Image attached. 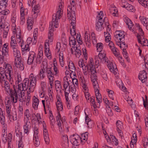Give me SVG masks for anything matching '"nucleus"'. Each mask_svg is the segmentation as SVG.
<instances>
[{"label": "nucleus", "instance_id": "62", "mask_svg": "<svg viewBox=\"0 0 148 148\" xmlns=\"http://www.w3.org/2000/svg\"><path fill=\"white\" fill-rule=\"evenodd\" d=\"M84 94L85 96V97L87 101L88 102H90V100H91V98H92L93 97H91L90 93L88 92H84Z\"/></svg>", "mask_w": 148, "mask_h": 148}, {"label": "nucleus", "instance_id": "55", "mask_svg": "<svg viewBox=\"0 0 148 148\" xmlns=\"http://www.w3.org/2000/svg\"><path fill=\"white\" fill-rule=\"evenodd\" d=\"M20 134V136H19V138L20 139V140L19 141L18 148H23V143L22 142V138H23L22 133H21Z\"/></svg>", "mask_w": 148, "mask_h": 148}, {"label": "nucleus", "instance_id": "46", "mask_svg": "<svg viewBox=\"0 0 148 148\" xmlns=\"http://www.w3.org/2000/svg\"><path fill=\"white\" fill-rule=\"evenodd\" d=\"M110 12L114 16H117L118 15V10L116 7H111L110 9Z\"/></svg>", "mask_w": 148, "mask_h": 148}, {"label": "nucleus", "instance_id": "39", "mask_svg": "<svg viewBox=\"0 0 148 148\" xmlns=\"http://www.w3.org/2000/svg\"><path fill=\"white\" fill-rule=\"evenodd\" d=\"M79 138H78L77 136V137H74L73 136L70 139V141L73 145H74L77 146L78 145V141L81 140L80 139H78Z\"/></svg>", "mask_w": 148, "mask_h": 148}, {"label": "nucleus", "instance_id": "27", "mask_svg": "<svg viewBox=\"0 0 148 148\" xmlns=\"http://www.w3.org/2000/svg\"><path fill=\"white\" fill-rule=\"evenodd\" d=\"M105 62L110 71L114 73V70L116 69H115L114 66H113L112 63L108 59Z\"/></svg>", "mask_w": 148, "mask_h": 148}, {"label": "nucleus", "instance_id": "18", "mask_svg": "<svg viewBox=\"0 0 148 148\" xmlns=\"http://www.w3.org/2000/svg\"><path fill=\"white\" fill-rule=\"evenodd\" d=\"M62 146L64 147H67L69 146V141L67 136L66 135H63L62 137Z\"/></svg>", "mask_w": 148, "mask_h": 148}, {"label": "nucleus", "instance_id": "31", "mask_svg": "<svg viewBox=\"0 0 148 148\" xmlns=\"http://www.w3.org/2000/svg\"><path fill=\"white\" fill-rule=\"evenodd\" d=\"M21 47L22 51V52L24 53L25 52L29 51L30 50L29 46V44H24L23 43H21L20 45Z\"/></svg>", "mask_w": 148, "mask_h": 148}, {"label": "nucleus", "instance_id": "36", "mask_svg": "<svg viewBox=\"0 0 148 148\" xmlns=\"http://www.w3.org/2000/svg\"><path fill=\"white\" fill-rule=\"evenodd\" d=\"M25 10H24L22 7L21 8V17L20 18V19L21 21V23L22 24L24 23L25 21L24 17L25 14H24V12Z\"/></svg>", "mask_w": 148, "mask_h": 148}, {"label": "nucleus", "instance_id": "8", "mask_svg": "<svg viewBox=\"0 0 148 148\" xmlns=\"http://www.w3.org/2000/svg\"><path fill=\"white\" fill-rule=\"evenodd\" d=\"M124 32L121 31H116L114 33V39L116 43L119 42H123L125 40Z\"/></svg>", "mask_w": 148, "mask_h": 148}, {"label": "nucleus", "instance_id": "4", "mask_svg": "<svg viewBox=\"0 0 148 148\" xmlns=\"http://www.w3.org/2000/svg\"><path fill=\"white\" fill-rule=\"evenodd\" d=\"M76 10V6L75 1H70V5L68 6L67 16L69 18H72L73 21L76 20L75 11Z\"/></svg>", "mask_w": 148, "mask_h": 148}, {"label": "nucleus", "instance_id": "43", "mask_svg": "<svg viewBox=\"0 0 148 148\" xmlns=\"http://www.w3.org/2000/svg\"><path fill=\"white\" fill-rule=\"evenodd\" d=\"M44 138L46 143L48 144L49 143V139L48 131L43 132Z\"/></svg>", "mask_w": 148, "mask_h": 148}, {"label": "nucleus", "instance_id": "35", "mask_svg": "<svg viewBox=\"0 0 148 148\" xmlns=\"http://www.w3.org/2000/svg\"><path fill=\"white\" fill-rule=\"evenodd\" d=\"M92 83L95 90V95L100 94L99 93V87L97 82L95 81L93 82Z\"/></svg>", "mask_w": 148, "mask_h": 148}, {"label": "nucleus", "instance_id": "33", "mask_svg": "<svg viewBox=\"0 0 148 148\" xmlns=\"http://www.w3.org/2000/svg\"><path fill=\"white\" fill-rule=\"evenodd\" d=\"M86 114L85 118V122L88 126V127L91 128L93 124V121H92L89 118L88 115Z\"/></svg>", "mask_w": 148, "mask_h": 148}, {"label": "nucleus", "instance_id": "14", "mask_svg": "<svg viewBox=\"0 0 148 148\" xmlns=\"http://www.w3.org/2000/svg\"><path fill=\"white\" fill-rule=\"evenodd\" d=\"M41 69L40 70V75L41 78L43 79L45 78L46 74L47 71V65H44L43 64H41Z\"/></svg>", "mask_w": 148, "mask_h": 148}, {"label": "nucleus", "instance_id": "54", "mask_svg": "<svg viewBox=\"0 0 148 148\" xmlns=\"http://www.w3.org/2000/svg\"><path fill=\"white\" fill-rule=\"evenodd\" d=\"M97 51L100 52L103 48V44L101 42H99L97 44Z\"/></svg>", "mask_w": 148, "mask_h": 148}, {"label": "nucleus", "instance_id": "59", "mask_svg": "<svg viewBox=\"0 0 148 148\" xmlns=\"http://www.w3.org/2000/svg\"><path fill=\"white\" fill-rule=\"evenodd\" d=\"M56 105L58 110L61 111L62 110L63 106L61 102L57 101L56 103Z\"/></svg>", "mask_w": 148, "mask_h": 148}, {"label": "nucleus", "instance_id": "1", "mask_svg": "<svg viewBox=\"0 0 148 148\" xmlns=\"http://www.w3.org/2000/svg\"><path fill=\"white\" fill-rule=\"evenodd\" d=\"M64 7V2L62 0H60L59 2L58 5V11L56 14H53L52 21L50 23V32L52 33L53 31L52 29V26H54L55 28H57L58 27V20L61 17L62 14V12Z\"/></svg>", "mask_w": 148, "mask_h": 148}, {"label": "nucleus", "instance_id": "44", "mask_svg": "<svg viewBox=\"0 0 148 148\" xmlns=\"http://www.w3.org/2000/svg\"><path fill=\"white\" fill-rule=\"evenodd\" d=\"M25 93L24 92H21L19 94V97H18V101L21 102L23 103L25 101V98L24 96Z\"/></svg>", "mask_w": 148, "mask_h": 148}, {"label": "nucleus", "instance_id": "61", "mask_svg": "<svg viewBox=\"0 0 148 148\" xmlns=\"http://www.w3.org/2000/svg\"><path fill=\"white\" fill-rule=\"evenodd\" d=\"M7 0H0V6H2L4 8H6L7 5Z\"/></svg>", "mask_w": 148, "mask_h": 148}, {"label": "nucleus", "instance_id": "5", "mask_svg": "<svg viewBox=\"0 0 148 148\" xmlns=\"http://www.w3.org/2000/svg\"><path fill=\"white\" fill-rule=\"evenodd\" d=\"M53 70L54 72L53 71V70L51 68L48 67L47 66V71L46 72V74L47 77L49 79H51L52 80V79H55L54 76H57V74L59 73V71L57 67L55 65V63L54 64L53 66Z\"/></svg>", "mask_w": 148, "mask_h": 148}, {"label": "nucleus", "instance_id": "22", "mask_svg": "<svg viewBox=\"0 0 148 148\" xmlns=\"http://www.w3.org/2000/svg\"><path fill=\"white\" fill-rule=\"evenodd\" d=\"M73 49L75 50V55L77 58H79L81 55V52L80 50L77 47L73 46L71 49V53H73Z\"/></svg>", "mask_w": 148, "mask_h": 148}, {"label": "nucleus", "instance_id": "20", "mask_svg": "<svg viewBox=\"0 0 148 148\" xmlns=\"http://www.w3.org/2000/svg\"><path fill=\"white\" fill-rule=\"evenodd\" d=\"M5 53H3L0 51V64L3 63L7 59V58L8 56V54L6 52Z\"/></svg>", "mask_w": 148, "mask_h": 148}, {"label": "nucleus", "instance_id": "49", "mask_svg": "<svg viewBox=\"0 0 148 148\" xmlns=\"http://www.w3.org/2000/svg\"><path fill=\"white\" fill-rule=\"evenodd\" d=\"M16 36L17 38V42L18 43H23V40L22 39V38L21 37V36L20 30H19V32H18V34H17V33L16 34Z\"/></svg>", "mask_w": 148, "mask_h": 148}, {"label": "nucleus", "instance_id": "50", "mask_svg": "<svg viewBox=\"0 0 148 148\" xmlns=\"http://www.w3.org/2000/svg\"><path fill=\"white\" fill-rule=\"evenodd\" d=\"M8 44L7 43L5 44L3 46L1 47V49L0 50L3 53H5V52H6L8 53Z\"/></svg>", "mask_w": 148, "mask_h": 148}, {"label": "nucleus", "instance_id": "48", "mask_svg": "<svg viewBox=\"0 0 148 148\" xmlns=\"http://www.w3.org/2000/svg\"><path fill=\"white\" fill-rule=\"evenodd\" d=\"M69 44L70 45H75L76 44V40L74 37L72 36L69 38Z\"/></svg>", "mask_w": 148, "mask_h": 148}, {"label": "nucleus", "instance_id": "11", "mask_svg": "<svg viewBox=\"0 0 148 148\" xmlns=\"http://www.w3.org/2000/svg\"><path fill=\"white\" fill-rule=\"evenodd\" d=\"M108 46L115 56L118 57L119 59L120 60V59H122L121 57L119 56V53L118 50L117 48H116L114 44L112 42H110L108 44Z\"/></svg>", "mask_w": 148, "mask_h": 148}, {"label": "nucleus", "instance_id": "37", "mask_svg": "<svg viewBox=\"0 0 148 148\" xmlns=\"http://www.w3.org/2000/svg\"><path fill=\"white\" fill-rule=\"evenodd\" d=\"M0 121L1 123L3 125V130H6L7 128V125L5 122V117L2 115L0 117Z\"/></svg>", "mask_w": 148, "mask_h": 148}, {"label": "nucleus", "instance_id": "17", "mask_svg": "<svg viewBox=\"0 0 148 148\" xmlns=\"http://www.w3.org/2000/svg\"><path fill=\"white\" fill-rule=\"evenodd\" d=\"M24 122L25 123L23 127L24 132L25 134H26L27 135L29 134L31 129L30 122L27 121Z\"/></svg>", "mask_w": 148, "mask_h": 148}, {"label": "nucleus", "instance_id": "6", "mask_svg": "<svg viewBox=\"0 0 148 148\" xmlns=\"http://www.w3.org/2000/svg\"><path fill=\"white\" fill-rule=\"evenodd\" d=\"M12 106L5 107V111L7 114V117L8 119L11 122L17 120V116L16 112H15L13 113L12 112L11 109Z\"/></svg>", "mask_w": 148, "mask_h": 148}, {"label": "nucleus", "instance_id": "41", "mask_svg": "<svg viewBox=\"0 0 148 148\" xmlns=\"http://www.w3.org/2000/svg\"><path fill=\"white\" fill-rule=\"evenodd\" d=\"M3 132L2 134V140L3 142L5 143L7 142L8 140L7 128H6V130H3Z\"/></svg>", "mask_w": 148, "mask_h": 148}, {"label": "nucleus", "instance_id": "63", "mask_svg": "<svg viewBox=\"0 0 148 148\" xmlns=\"http://www.w3.org/2000/svg\"><path fill=\"white\" fill-rule=\"evenodd\" d=\"M104 36L105 38V40L106 41H107L108 42L110 40L111 37L109 33L107 32H104Z\"/></svg>", "mask_w": 148, "mask_h": 148}, {"label": "nucleus", "instance_id": "3", "mask_svg": "<svg viewBox=\"0 0 148 148\" xmlns=\"http://www.w3.org/2000/svg\"><path fill=\"white\" fill-rule=\"evenodd\" d=\"M13 53V55L15 57V66L20 71H22L24 69L21 58L20 56L19 51L18 49V47L11 49Z\"/></svg>", "mask_w": 148, "mask_h": 148}, {"label": "nucleus", "instance_id": "12", "mask_svg": "<svg viewBox=\"0 0 148 148\" xmlns=\"http://www.w3.org/2000/svg\"><path fill=\"white\" fill-rule=\"evenodd\" d=\"M14 90H12V89L10 91V99L12 102L14 103H16L17 102L18 99V96L17 92L14 86H13Z\"/></svg>", "mask_w": 148, "mask_h": 148}, {"label": "nucleus", "instance_id": "53", "mask_svg": "<svg viewBox=\"0 0 148 148\" xmlns=\"http://www.w3.org/2000/svg\"><path fill=\"white\" fill-rule=\"evenodd\" d=\"M88 133L86 132L85 133L82 134L81 138L79 137L78 136H77V137L78 138H79L80 139V140H81V142H82V139L85 140H87L88 138Z\"/></svg>", "mask_w": 148, "mask_h": 148}, {"label": "nucleus", "instance_id": "60", "mask_svg": "<svg viewBox=\"0 0 148 148\" xmlns=\"http://www.w3.org/2000/svg\"><path fill=\"white\" fill-rule=\"evenodd\" d=\"M85 41L86 46L89 48H90L91 46V43L90 41V36L89 37V38H88L87 37H85Z\"/></svg>", "mask_w": 148, "mask_h": 148}, {"label": "nucleus", "instance_id": "23", "mask_svg": "<svg viewBox=\"0 0 148 148\" xmlns=\"http://www.w3.org/2000/svg\"><path fill=\"white\" fill-rule=\"evenodd\" d=\"M124 21L128 26L129 29L132 30V32L134 31V28L132 29V27H133L134 24H133L131 21L128 18L126 17L124 18Z\"/></svg>", "mask_w": 148, "mask_h": 148}, {"label": "nucleus", "instance_id": "2", "mask_svg": "<svg viewBox=\"0 0 148 148\" xmlns=\"http://www.w3.org/2000/svg\"><path fill=\"white\" fill-rule=\"evenodd\" d=\"M3 69H5L4 72L1 71L0 73V82L7 81V79L10 78L13 74V69L10 65L4 62Z\"/></svg>", "mask_w": 148, "mask_h": 148}, {"label": "nucleus", "instance_id": "57", "mask_svg": "<svg viewBox=\"0 0 148 148\" xmlns=\"http://www.w3.org/2000/svg\"><path fill=\"white\" fill-rule=\"evenodd\" d=\"M65 98L66 99V104L67 106L68 109H70L71 107V104L70 101L68 97V95H65Z\"/></svg>", "mask_w": 148, "mask_h": 148}, {"label": "nucleus", "instance_id": "51", "mask_svg": "<svg viewBox=\"0 0 148 148\" xmlns=\"http://www.w3.org/2000/svg\"><path fill=\"white\" fill-rule=\"evenodd\" d=\"M55 85L56 90L60 91L62 87L60 82L58 80L56 81Z\"/></svg>", "mask_w": 148, "mask_h": 148}, {"label": "nucleus", "instance_id": "40", "mask_svg": "<svg viewBox=\"0 0 148 148\" xmlns=\"http://www.w3.org/2000/svg\"><path fill=\"white\" fill-rule=\"evenodd\" d=\"M24 116H26V118H24V121L30 122L29 121V117L31 115L29 113V110L26 109L24 112Z\"/></svg>", "mask_w": 148, "mask_h": 148}, {"label": "nucleus", "instance_id": "52", "mask_svg": "<svg viewBox=\"0 0 148 148\" xmlns=\"http://www.w3.org/2000/svg\"><path fill=\"white\" fill-rule=\"evenodd\" d=\"M123 41V42H119V43H117V44L119 46L120 48L123 50L126 49L127 47V46L126 45V44Z\"/></svg>", "mask_w": 148, "mask_h": 148}, {"label": "nucleus", "instance_id": "64", "mask_svg": "<svg viewBox=\"0 0 148 148\" xmlns=\"http://www.w3.org/2000/svg\"><path fill=\"white\" fill-rule=\"evenodd\" d=\"M143 145L145 148L147 147L148 145V139L147 138L144 137L143 139Z\"/></svg>", "mask_w": 148, "mask_h": 148}, {"label": "nucleus", "instance_id": "58", "mask_svg": "<svg viewBox=\"0 0 148 148\" xmlns=\"http://www.w3.org/2000/svg\"><path fill=\"white\" fill-rule=\"evenodd\" d=\"M10 11L7 9H5L2 10L0 6V13L1 14L4 15H7L10 13Z\"/></svg>", "mask_w": 148, "mask_h": 148}, {"label": "nucleus", "instance_id": "13", "mask_svg": "<svg viewBox=\"0 0 148 148\" xmlns=\"http://www.w3.org/2000/svg\"><path fill=\"white\" fill-rule=\"evenodd\" d=\"M70 21H71V25L70 27V33L72 36L73 37L76 35L75 30H76V20L73 21V18H70Z\"/></svg>", "mask_w": 148, "mask_h": 148}, {"label": "nucleus", "instance_id": "26", "mask_svg": "<svg viewBox=\"0 0 148 148\" xmlns=\"http://www.w3.org/2000/svg\"><path fill=\"white\" fill-rule=\"evenodd\" d=\"M39 102V99L36 96H34L33 98L32 107L34 110H37L38 109Z\"/></svg>", "mask_w": 148, "mask_h": 148}, {"label": "nucleus", "instance_id": "34", "mask_svg": "<svg viewBox=\"0 0 148 148\" xmlns=\"http://www.w3.org/2000/svg\"><path fill=\"white\" fill-rule=\"evenodd\" d=\"M139 19L144 26L147 27L148 26V18L143 16H140Z\"/></svg>", "mask_w": 148, "mask_h": 148}, {"label": "nucleus", "instance_id": "10", "mask_svg": "<svg viewBox=\"0 0 148 148\" xmlns=\"http://www.w3.org/2000/svg\"><path fill=\"white\" fill-rule=\"evenodd\" d=\"M54 26H52V29L53 30V31L52 32V33L50 32V26L49 27V32L48 34V38L49 39L48 41L47 42H46L45 45V49H49V42H52L53 41V32L54 31Z\"/></svg>", "mask_w": 148, "mask_h": 148}, {"label": "nucleus", "instance_id": "25", "mask_svg": "<svg viewBox=\"0 0 148 148\" xmlns=\"http://www.w3.org/2000/svg\"><path fill=\"white\" fill-rule=\"evenodd\" d=\"M34 23L33 18L28 17L27 20V28L28 30H30L32 28Z\"/></svg>", "mask_w": 148, "mask_h": 148}, {"label": "nucleus", "instance_id": "16", "mask_svg": "<svg viewBox=\"0 0 148 148\" xmlns=\"http://www.w3.org/2000/svg\"><path fill=\"white\" fill-rule=\"evenodd\" d=\"M90 70L91 73V78L92 83L94 82V81H97V77L96 76V72L95 68L94 67L93 68H90Z\"/></svg>", "mask_w": 148, "mask_h": 148}, {"label": "nucleus", "instance_id": "56", "mask_svg": "<svg viewBox=\"0 0 148 148\" xmlns=\"http://www.w3.org/2000/svg\"><path fill=\"white\" fill-rule=\"evenodd\" d=\"M7 27L3 29V37L4 38H6L9 31L10 27H8V26Z\"/></svg>", "mask_w": 148, "mask_h": 148}, {"label": "nucleus", "instance_id": "47", "mask_svg": "<svg viewBox=\"0 0 148 148\" xmlns=\"http://www.w3.org/2000/svg\"><path fill=\"white\" fill-rule=\"evenodd\" d=\"M138 1L145 8H148V0H138Z\"/></svg>", "mask_w": 148, "mask_h": 148}, {"label": "nucleus", "instance_id": "9", "mask_svg": "<svg viewBox=\"0 0 148 148\" xmlns=\"http://www.w3.org/2000/svg\"><path fill=\"white\" fill-rule=\"evenodd\" d=\"M104 23L106 25L108 24V19L107 17H105L104 18L103 21H98L96 23L95 28L97 31H101L102 29H103V25Z\"/></svg>", "mask_w": 148, "mask_h": 148}, {"label": "nucleus", "instance_id": "30", "mask_svg": "<svg viewBox=\"0 0 148 148\" xmlns=\"http://www.w3.org/2000/svg\"><path fill=\"white\" fill-rule=\"evenodd\" d=\"M11 41L10 43L11 48L18 47V46L16 40L15 36H11Z\"/></svg>", "mask_w": 148, "mask_h": 148}, {"label": "nucleus", "instance_id": "19", "mask_svg": "<svg viewBox=\"0 0 148 148\" xmlns=\"http://www.w3.org/2000/svg\"><path fill=\"white\" fill-rule=\"evenodd\" d=\"M35 57L36 54L33 51L30 52L27 60V64H32L33 62L34 58Z\"/></svg>", "mask_w": 148, "mask_h": 148}, {"label": "nucleus", "instance_id": "42", "mask_svg": "<svg viewBox=\"0 0 148 148\" xmlns=\"http://www.w3.org/2000/svg\"><path fill=\"white\" fill-rule=\"evenodd\" d=\"M137 38L138 40V43H140L141 44H143V45L144 46H148V40L146 39L144 40V41H143V43H142L141 41L140 40V35L138 34Z\"/></svg>", "mask_w": 148, "mask_h": 148}, {"label": "nucleus", "instance_id": "15", "mask_svg": "<svg viewBox=\"0 0 148 148\" xmlns=\"http://www.w3.org/2000/svg\"><path fill=\"white\" fill-rule=\"evenodd\" d=\"M138 78L143 83L145 82L147 80V73L145 70L141 71L138 75Z\"/></svg>", "mask_w": 148, "mask_h": 148}, {"label": "nucleus", "instance_id": "29", "mask_svg": "<svg viewBox=\"0 0 148 148\" xmlns=\"http://www.w3.org/2000/svg\"><path fill=\"white\" fill-rule=\"evenodd\" d=\"M68 65L69 66V71L71 72V73H73V75L75 76H76V75L74 73L75 70V67L73 62L71 61V62H69V63L68 64Z\"/></svg>", "mask_w": 148, "mask_h": 148}, {"label": "nucleus", "instance_id": "28", "mask_svg": "<svg viewBox=\"0 0 148 148\" xmlns=\"http://www.w3.org/2000/svg\"><path fill=\"white\" fill-rule=\"evenodd\" d=\"M43 51L42 50L39 51L36 59V62L38 64H40L43 58Z\"/></svg>", "mask_w": 148, "mask_h": 148}, {"label": "nucleus", "instance_id": "7", "mask_svg": "<svg viewBox=\"0 0 148 148\" xmlns=\"http://www.w3.org/2000/svg\"><path fill=\"white\" fill-rule=\"evenodd\" d=\"M29 79L30 82L29 86V92H33L34 88L36 85L37 77L33 73H31L29 75Z\"/></svg>", "mask_w": 148, "mask_h": 148}, {"label": "nucleus", "instance_id": "45", "mask_svg": "<svg viewBox=\"0 0 148 148\" xmlns=\"http://www.w3.org/2000/svg\"><path fill=\"white\" fill-rule=\"evenodd\" d=\"M5 90L8 93L11 90L10 88V85L8 82L5 81L4 84Z\"/></svg>", "mask_w": 148, "mask_h": 148}, {"label": "nucleus", "instance_id": "24", "mask_svg": "<svg viewBox=\"0 0 148 148\" xmlns=\"http://www.w3.org/2000/svg\"><path fill=\"white\" fill-rule=\"evenodd\" d=\"M124 21L128 26L129 29L132 30V32L134 31V28L132 29V27H133L134 24H133L131 21L128 18L126 17L124 18Z\"/></svg>", "mask_w": 148, "mask_h": 148}, {"label": "nucleus", "instance_id": "21", "mask_svg": "<svg viewBox=\"0 0 148 148\" xmlns=\"http://www.w3.org/2000/svg\"><path fill=\"white\" fill-rule=\"evenodd\" d=\"M29 80L28 78H25L23 81V83L21 84L22 86H23V90H26L28 88V90H29Z\"/></svg>", "mask_w": 148, "mask_h": 148}, {"label": "nucleus", "instance_id": "38", "mask_svg": "<svg viewBox=\"0 0 148 148\" xmlns=\"http://www.w3.org/2000/svg\"><path fill=\"white\" fill-rule=\"evenodd\" d=\"M8 26V27H9L10 25L7 22H6L5 20H1L0 23V29L7 27Z\"/></svg>", "mask_w": 148, "mask_h": 148}, {"label": "nucleus", "instance_id": "32", "mask_svg": "<svg viewBox=\"0 0 148 148\" xmlns=\"http://www.w3.org/2000/svg\"><path fill=\"white\" fill-rule=\"evenodd\" d=\"M96 58H98L99 60H101V62H105L108 59V58L106 57L105 54H102L101 53H99L98 56H96Z\"/></svg>", "mask_w": 148, "mask_h": 148}]
</instances>
